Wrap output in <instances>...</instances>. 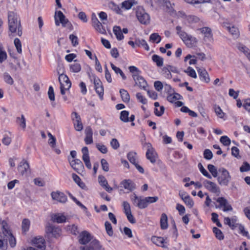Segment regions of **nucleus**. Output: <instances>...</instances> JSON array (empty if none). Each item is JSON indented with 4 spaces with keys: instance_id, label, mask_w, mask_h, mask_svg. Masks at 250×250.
<instances>
[{
    "instance_id": "obj_54",
    "label": "nucleus",
    "mask_w": 250,
    "mask_h": 250,
    "mask_svg": "<svg viewBox=\"0 0 250 250\" xmlns=\"http://www.w3.org/2000/svg\"><path fill=\"white\" fill-rule=\"evenodd\" d=\"M240 170L241 172H247L250 170V165L247 162L243 163L242 166L240 167Z\"/></svg>"
},
{
    "instance_id": "obj_59",
    "label": "nucleus",
    "mask_w": 250,
    "mask_h": 250,
    "mask_svg": "<svg viewBox=\"0 0 250 250\" xmlns=\"http://www.w3.org/2000/svg\"><path fill=\"white\" fill-rule=\"evenodd\" d=\"M48 136L49 137L48 144L51 145L52 147H54L56 144V138L50 132L48 133Z\"/></svg>"
},
{
    "instance_id": "obj_48",
    "label": "nucleus",
    "mask_w": 250,
    "mask_h": 250,
    "mask_svg": "<svg viewBox=\"0 0 250 250\" xmlns=\"http://www.w3.org/2000/svg\"><path fill=\"white\" fill-rule=\"evenodd\" d=\"M220 142L225 146L230 145L231 141L229 138L227 136H223L220 139Z\"/></svg>"
},
{
    "instance_id": "obj_32",
    "label": "nucleus",
    "mask_w": 250,
    "mask_h": 250,
    "mask_svg": "<svg viewBox=\"0 0 250 250\" xmlns=\"http://www.w3.org/2000/svg\"><path fill=\"white\" fill-rule=\"evenodd\" d=\"M152 60L155 62L157 65L159 67L162 66L163 65V59L157 55H153L152 57Z\"/></svg>"
},
{
    "instance_id": "obj_60",
    "label": "nucleus",
    "mask_w": 250,
    "mask_h": 250,
    "mask_svg": "<svg viewBox=\"0 0 250 250\" xmlns=\"http://www.w3.org/2000/svg\"><path fill=\"white\" fill-rule=\"evenodd\" d=\"M204 157L207 160H210L213 157L212 153L209 149H206L204 152Z\"/></svg>"
},
{
    "instance_id": "obj_47",
    "label": "nucleus",
    "mask_w": 250,
    "mask_h": 250,
    "mask_svg": "<svg viewBox=\"0 0 250 250\" xmlns=\"http://www.w3.org/2000/svg\"><path fill=\"white\" fill-rule=\"evenodd\" d=\"M149 40L153 42H156V43H159L161 42V38L158 34L153 33L150 36Z\"/></svg>"
},
{
    "instance_id": "obj_33",
    "label": "nucleus",
    "mask_w": 250,
    "mask_h": 250,
    "mask_svg": "<svg viewBox=\"0 0 250 250\" xmlns=\"http://www.w3.org/2000/svg\"><path fill=\"white\" fill-rule=\"evenodd\" d=\"M136 206L141 209L146 208L148 206V205L146 198L143 199L142 197H140L139 200L138 201V203L136 204Z\"/></svg>"
},
{
    "instance_id": "obj_27",
    "label": "nucleus",
    "mask_w": 250,
    "mask_h": 250,
    "mask_svg": "<svg viewBox=\"0 0 250 250\" xmlns=\"http://www.w3.org/2000/svg\"><path fill=\"white\" fill-rule=\"evenodd\" d=\"M120 93L123 101L125 103H128L130 100V96L128 92L125 89H121Z\"/></svg>"
},
{
    "instance_id": "obj_40",
    "label": "nucleus",
    "mask_w": 250,
    "mask_h": 250,
    "mask_svg": "<svg viewBox=\"0 0 250 250\" xmlns=\"http://www.w3.org/2000/svg\"><path fill=\"white\" fill-rule=\"evenodd\" d=\"M3 78L4 82L10 85H12L14 83V80L11 76L8 73H4L3 75Z\"/></svg>"
},
{
    "instance_id": "obj_55",
    "label": "nucleus",
    "mask_w": 250,
    "mask_h": 250,
    "mask_svg": "<svg viewBox=\"0 0 250 250\" xmlns=\"http://www.w3.org/2000/svg\"><path fill=\"white\" fill-rule=\"evenodd\" d=\"M123 206L125 214L131 212L130 205L127 201L123 202Z\"/></svg>"
},
{
    "instance_id": "obj_12",
    "label": "nucleus",
    "mask_w": 250,
    "mask_h": 250,
    "mask_svg": "<svg viewBox=\"0 0 250 250\" xmlns=\"http://www.w3.org/2000/svg\"><path fill=\"white\" fill-rule=\"evenodd\" d=\"M94 84L96 92L99 95L100 98L101 99H103L104 95V87L102 83L99 78L94 77Z\"/></svg>"
},
{
    "instance_id": "obj_7",
    "label": "nucleus",
    "mask_w": 250,
    "mask_h": 250,
    "mask_svg": "<svg viewBox=\"0 0 250 250\" xmlns=\"http://www.w3.org/2000/svg\"><path fill=\"white\" fill-rule=\"evenodd\" d=\"M146 146L147 147L146 153V158L149 160L151 163H155L157 158V154L150 143H146Z\"/></svg>"
},
{
    "instance_id": "obj_28",
    "label": "nucleus",
    "mask_w": 250,
    "mask_h": 250,
    "mask_svg": "<svg viewBox=\"0 0 250 250\" xmlns=\"http://www.w3.org/2000/svg\"><path fill=\"white\" fill-rule=\"evenodd\" d=\"M136 4L137 1L135 0H128L122 2V8H124L125 9L128 10L130 9L133 5Z\"/></svg>"
},
{
    "instance_id": "obj_9",
    "label": "nucleus",
    "mask_w": 250,
    "mask_h": 250,
    "mask_svg": "<svg viewBox=\"0 0 250 250\" xmlns=\"http://www.w3.org/2000/svg\"><path fill=\"white\" fill-rule=\"evenodd\" d=\"M69 163L73 169L78 173L83 172L84 167L82 162L79 159H73L70 160L69 159Z\"/></svg>"
},
{
    "instance_id": "obj_57",
    "label": "nucleus",
    "mask_w": 250,
    "mask_h": 250,
    "mask_svg": "<svg viewBox=\"0 0 250 250\" xmlns=\"http://www.w3.org/2000/svg\"><path fill=\"white\" fill-rule=\"evenodd\" d=\"M74 125L75 129L78 131H81L83 129V125L81 122V120L74 122Z\"/></svg>"
},
{
    "instance_id": "obj_43",
    "label": "nucleus",
    "mask_w": 250,
    "mask_h": 250,
    "mask_svg": "<svg viewBox=\"0 0 250 250\" xmlns=\"http://www.w3.org/2000/svg\"><path fill=\"white\" fill-rule=\"evenodd\" d=\"M129 112L126 110L122 111L120 114V120L125 123L129 121Z\"/></svg>"
},
{
    "instance_id": "obj_15",
    "label": "nucleus",
    "mask_w": 250,
    "mask_h": 250,
    "mask_svg": "<svg viewBox=\"0 0 250 250\" xmlns=\"http://www.w3.org/2000/svg\"><path fill=\"white\" fill-rule=\"evenodd\" d=\"M46 231L48 234H52L55 237L59 236L61 229L58 227H55L52 224H48L46 227Z\"/></svg>"
},
{
    "instance_id": "obj_45",
    "label": "nucleus",
    "mask_w": 250,
    "mask_h": 250,
    "mask_svg": "<svg viewBox=\"0 0 250 250\" xmlns=\"http://www.w3.org/2000/svg\"><path fill=\"white\" fill-rule=\"evenodd\" d=\"M208 168L214 177H216L217 176V170L214 166L209 164L208 166Z\"/></svg>"
},
{
    "instance_id": "obj_42",
    "label": "nucleus",
    "mask_w": 250,
    "mask_h": 250,
    "mask_svg": "<svg viewBox=\"0 0 250 250\" xmlns=\"http://www.w3.org/2000/svg\"><path fill=\"white\" fill-rule=\"evenodd\" d=\"M183 201L189 208H192L194 205V202L189 195L185 196Z\"/></svg>"
},
{
    "instance_id": "obj_5",
    "label": "nucleus",
    "mask_w": 250,
    "mask_h": 250,
    "mask_svg": "<svg viewBox=\"0 0 250 250\" xmlns=\"http://www.w3.org/2000/svg\"><path fill=\"white\" fill-rule=\"evenodd\" d=\"M3 234L9 239V242L11 247L12 248L14 247L16 244V239L12 235L7 224L5 222H3Z\"/></svg>"
},
{
    "instance_id": "obj_8",
    "label": "nucleus",
    "mask_w": 250,
    "mask_h": 250,
    "mask_svg": "<svg viewBox=\"0 0 250 250\" xmlns=\"http://www.w3.org/2000/svg\"><path fill=\"white\" fill-rule=\"evenodd\" d=\"M203 185L207 189L212 193H217L218 195L220 193L219 188L213 182L205 180L203 182Z\"/></svg>"
},
{
    "instance_id": "obj_34",
    "label": "nucleus",
    "mask_w": 250,
    "mask_h": 250,
    "mask_svg": "<svg viewBox=\"0 0 250 250\" xmlns=\"http://www.w3.org/2000/svg\"><path fill=\"white\" fill-rule=\"evenodd\" d=\"M135 44L138 46H142L147 51L149 50V46L145 40L136 39L135 40Z\"/></svg>"
},
{
    "instance_id": "obj_35",
    "label": "nucleus",
    "mask_w": 250,
    "mask_h": 250,
    "mask_svg": "<svg viewBox=\"0 0 250 250\" xmlns=\"http://www.w3.org/2000/svg\"><path fill=\"white\" fill-rule=\"evenodd\" d=\"M228 31L235 38H238L239 36V32L238 29L234 26H230Z\"/></svg>"
},
{
    "instance_id": "obj_19",
    "label": "nucleus",
    "mask_w": 250,
    "mask_h": 250,
    "mask_svg": "<svg viewBox=\"0 0 250 250\" xmlns=\"http://www.w3.org/2000/svg\"><path fill=\"white\" fill-rule=\"evenodd\" d=\"M98 181L99 183H100V185L104 188V189L108 192H111L113 188L110 187L109 185L108 184L107 181L106 180L105 178L102 175H100L98 177Z\"/></svg>"
},
{
    "instance_id": "obj_46",
    "label": "nucleus",
    "mask_w": 250,
    "mask_h": 250,
    "mask_svg": "<svg viewBox=\"0 0 250 250\" xmlns=\"http://www.w3.org/2000/svg\"><path fill=\"white\" fill-rule=\"evenodd\" d=\"M198 167L201 171V172L206 177L211 179V176L208 173V172L204 168L203 166L201 163H199L198 165Z\"/></svg>"
},
{
    "instance_id": "obj_62",
    "label": "nucleus",
    "mask_w": 250,
    "mask_h": 250,
    "mask_svg": "<svg viewBox=\"0 0 250 250\" xmlns=\"http://www.w3.org/2000/svg\"><path fill=\"white\" fill-rule=\"evenodd\" d=\"M137 100L142 104H146V99L142 95L141 93H137L136 94Z\"/></svg>"
},
{
    "instance_id": "obj_56",
    "label": "nucleus",
    "mask_w": 250,
    "mask_h": 250,
    "mask_svg": "<svg viewBox=\"0 0 250 250\" xmlns=\"http://www.w3.org/2000/svg\"><path fill=\"white\" fill-rule=\"evenodd\" d=\"M102 167L103 170L107 172L109 170V164L107 161L104 159H102L101 161Z\"/></svg>"
},
{
    "instance_id": "obj_24",
    "label": "nucleus",
    "mask_w": 250,
    "mask_h": 250,
    "mask_svg": "<svg viewBox=\"0 0 250 250\" xmlns=\"http://www.w3.org/2000/svg\"><path fill=\"white\" fill-rule=\"evenodd\" d=\"M16 122L18 125L23 130H24L25 129L26 125V119L24 116V115L21 114V117H18L16 118Z\"/></svg>"
},
{
    "instance_id": "obj_21",
    "label": "nucleus",
    "mask_w": 250,
    "mask_h": 250,
    "mask_svg": "<svg viewBox=\"0 0 250 250\" xmlns=\"http://www.w3.org/2000/svg\"><path fill=\"white\" fill-rule=\"evenodd\" d=\"M121 186L125 189L132 191L136 188L135 184L130 180H124L121 183Z\"/></svg>"
},
{
    "instance_id": "obj_10",
    "label": "nucleus",
    "mask_w": 250,
    "mask_h": 250,
    "mask_svg": "<svg viewBox=\"0 0 250 250\" xmlns=\"http://www.w3.org/2000/svg\"><path fill=\"white\" fill-rule=\"evenodd\" d=\"M133 79L135 83V85L138 86L140 88L146 89L147 86V83L145 80L138 74H134L132 75Z\"/></svg>"
},
{
    "instance_id": "obj_20",
    "label": "nucleus",
    "mask_w": 250,
    "mask_h": 250,
    "mask_svg": "<svg viewBox=\"0 0 250 250\" xmlns=\"http://www.w3.org/2000/svg\"><path fill=\"white\" fill-rule=\"evenodd\" d=\"M197 69L200 80L206 83H209L210 78L207 71L205 69L200 68H197Z\"/></svg>"
},
{
    "instance_id": "obj_29",
    "label": "nucleus",
    "mask_w": 250,
    "mask_h": 250,
    "mask_svg": "<svg viewBox=\"0 0 250 250\" xmlns=\"http://www.w3.org/2000/svg\"><path fill=\"white\" fill-rule=\"evenodd\" d=\"M151 240L153 243L157 246L163 247H164V243L165 240L163 237L153 236L151 238Z\"/></svg>"
},
{
    "instance_id": "obj_44",
    "label": "nucleus",
    "mask_w": 250,
    "mask_h": 250,
    "mask_svg": "<svg viewBox=\"0 0 250 250\" xmlns=\"http://www.w3.org/2000/svg\"><path fill=\"white\" fill-rule=\"evenodd\" d=\"M213 231L215 234V236L217 239L220 240L224 239V235L220 229L216 227H214L213 228Z\"/></svg>"
},
{
    "instance_id": "obj_4",
    "label": "nucleus",
    "mask_w": 250,
    "mask_h": 250,
    "mask_svg": "<svg viewBox=\"0 0 250 250\" xmlns=\"http://www.w3.org/2000/svg\"><path fill=\"white\" fill-rule=\"evenodd\" d=\"M136 17L142 24H147L149 23V15L142 7H138L137 8L136 10Z\"/></svg>"
},
{
    "instance_id": "obj_50",
    "label": "nucleus",
    "mask_w": 250,
    "mask_h": 250,
    "mask_svg": "<svg viewBox=\"0 0 250 250\" xmlns=\"http://www.w3.org/2000/svg\"><path fill=\"white\" fill-rule=\"evenodd\" d=\"M104 226L107 234L109 236H112L113 234V231L112 230L111 224L109 222L106 221L105 222Z\"/></svg>"
},
{
    "instance_id": "obj_31",
    "label": "nucleus",
    "mask_w": 250,
    "mask_h": 250,
    "mask_svg": "<svg viewBox=\"0 0 250 250\" xmlns=\"http://www.w3.org/2000/svg\"><path fill=\"white\" fill-rule=\"evenodd\" d=\"M161 228L163 229L167 228V217L165 213H163L160 220Z\"/></svg>"
},
{
    "instance_id": "obj_58",
    "label": "nucleus",
    "mask_w": 250,
    "mask_h": 250,
    "mask_svg": "<svg viewBox=\"0 0 250 250\" xmlns=\"http://www.w3.org/2000/svg\"><path fill=\"white\" fill-rule=\"evenodd\" d=\"M109 7L118 14L121 13L120 7L114 2H111L109 3Z\"/></svg>"
},
{
    "instance_id": "obj_16",
    "label": "nucleus",
    "mask_w": 250,
    "mask_h": 250,
    "mask_svg": "<svg viewBox=\"0 0 250 250\" xmlns=\"http://www.w3.org/2000/svg\"><path fill=\"white\" fill-rule=\"evenodd\" d=\"M18 170L22 175L30 171V166L27 161L23 160L18 166Z\"/></svg>"
},
{
    "instance_id": "obj_2",
    "label": "nucleus",
    "mask_w": 250,
    "mask_h": 250,
    "mask_svg": "<svg viewBox=\"0 0 250 250\" xmlns=\"http://www.w3.org/2000/svg\"><path fill=\"white\" fill-rule=\"evenodd\" d=\"M176 30L177 34L188 47L193 48L196 46L197 40L195 37L188 34L183 30L182 27L180 26H177L176 27Z\"/></svg>"
},
{
    "instance_id": "obj_38",
    "label": "nucleus",
    "mask_w": 250,
    "mask_h": 250,
    "mask_svg": "<svg viewBox=\"0 0 250 250\" xmlns=\"http://www.w3.org/2000/svg\"><path fill=\"white\" fill-rule=\"evenodd\" d=\"M90 246L92 250H99L102 248V246L97 240H92L90 243Z\"/></svg>"
},
{
    "instance_id": "obj_13",
    "label": "nucleus",
    "mask_w": 250,
    "mask_h": 250,
    "mask_svg": "<svg viewBox=\"0 0 250 250\" xmlns=\"http://www.w3.org/2000/svg\"><path fill=\"white\" fill-rule=\"evenodd\" d=\"M91 20L92 25L94 28L99 33L102 34L104 33L105 32V30L103 28L102 23L98 21L94 13L92 15Z\"/></svg>"
},
{
    "instance_id": "obj_1",
    "label": "nucleus",
    "mask_w": 250,
    "mask_h": 250,
    "mask_svg": "<svg viewBox=\"0 0 250 250\" xmlns=\"http://www.w3.org/2000/svg\"><path fill=\"white\" fill-rule=\"evenodd\" d=\"M9 36L13 37L16 35L21 37L22 35V27L17 14L14 12L8 13Z\"/></svg>"
},
{
    "instance_id": "obj_49",
    "label": "nucleus",
    "mask_w": 250,
    "mask_h": 250,
    "mask_svg": "<svg viewBox=\"0 0 250 250\" xmlns=\"http://www.w3.org/2000/svg\"><path fill=\"white\" fill-rule=\"evenodd\" d=\"M214 111L216 114L217 116L220 118L223 119L225 116V113L223 112L222 110L221 109L220 107L219 106H215L214 107Z\"/></svg>"
},
{
    "instance_id": "obj_17",
    "label": "nucleus",
    "mask_w": 250,
    "mask_h": 250,
    "mask_svg": "<svg viewBox=\"0 0 250 250\" xmlns=\"http://www.w3.org/2000/svg\"><path fill=\"white\" fill-rule=\"evenodd\" d=\"M32 243L40 250H44L45 249V241L42 237L34 238L32 240Z\"/></svg>"
},
{
    "instance_id": "obj_61",
    "label": "nucleus",
    "mask_w": 250,
    "mask_h": 250,
    "mask_svg": "<svg viewBox=\"0 0 250 250\" xmlns=\"http://www.w3.org/2000/svg\"><path fill=\"white\" fill-rule=\"evenodd\" d=\"M201 32L204 36L211 35L212 31L210 28L208 27H204L200 29Z\"/></svg>"
},
{
    "instance_id": "obj_6",
    "label": "nucleus",
    "mask_w": 250,
    "mask_h": 250,
    "mask_svg": "<svg viewBox=\"0 0 250 250\" xmlns=\"http://www.w3.org/2000/svg\"><path fill=\"white\" fill-rule=\"evenodd\" d=\"M55 24L59 26L60 23L63 26H65L66 24L68 22V20L66 19L65 16L61 11H56L54 16Z\"/></svg>"
},
{
    "instance_id": "obj_52",
    "label": "nucleus",
    "mask_w": 250,
    "mask_h": 250,
    "mask_svg": "<svg viewBox=\"0 0 250 250\" xmlns=\"http://www.w3.org/2000/svg\"><path fill=\"white\" fill-rule=\"evenodd\" d=\"M185 72L193 78H197L196 73L195 70L190 67H188L186 70H185Z\"/></svg>"
},
{
    "instance_id": "obj_39",
    "label": "nucleus",
    "mask_w": 250,
    "mask_h": 250,
    "mask_svg": "<svg viewBox=\"0 0 250 250\" xmlns=\"http://www.w3.org/2000/svg\"><path fill=\"white\" fill-rule=\"evenodd\" d=\"M180 95L178 93H170L167 97V100L170 103H173L178 100Z\"/></svg>"
},
{
    "instance_id": "obj_53",
    "label": "nucleus",
    "mask_w": 250,
    "mask_h": 250,
    "mask_svg": "<svg viewBox=\"0 0 250 250\" xmlns=\"http://www.w3.org/2000/svg\"><path fill=\"white\" fill-rule=\"evenodd\" d=\"M30 226V221L28 219H24L22 222V230L25 232L29 229Z\"/></svg>"
},
{
    "instance_id": "obj_18",
    "label": "nucleus",
    "mask_w": 250,
    "mask_h": 250,
    "mask_svg": "<svg viewBox=\"0 0 250 250\" xmlns=\"http://www.w3.org/2000/svg\"><path fill=\"white\" fill-rule=\"evenodd\" d=\"M85 137L84 142L86 145L91 144L93 143V131L92 128L90 126H87L85 129Z\"/></svg>"
},
{
    "instance_id": "obj_22",
    "label": "nucleus",
    "mask_w": 250,
    "mask_h": 250,
    "mask_svg": "<svg viewBox=\"0 0 250 250\" xmlns=\"http://www.w3.org/2000/svg\"><path fill=\"white\" fill-rule=\"evenodd\" d=\"M51 220L54 222L62 223L66 221V217L61 213L53 214L51 216Z\"/></svg>"
},
{
    "instance_id": "obj_11",
    "label": "nucleus",
    "mask_w": 250,
    "mask_h": 250,
    "mask_svg": "<svg viewBox=\"0 0 250 250\" xmlns=\"http://www.w3.org/2000/svg\"><path fill=\"white\" fill-rule=\"evenodd\" d=\"M51 196L53 200L61 203H65L67 200L66 196L63 193L59 191L52 192Z\"/></svg>"
},
{
    "instance_id": "obj_26",
    "label": "nucleus",
    "mask_w": 250,
    "mask_h": 250,
    "mask_svg": "<svg viewBox=\"0 0 250 250\" xmlns=\"http://www.w3.org/2000/svg\"><path fill=\"white\" fill-rule=\"evenodd\" d=\"M70 71L73 73H78L81 70V64L76 62L75 60L74 63L70 64L69 65Z\"/></svg>"
},
{
    "instance_id": "obj_64",
    "label": "nucleus",
    "mask_w": 250,
    "mask_h": 250,
    "mask_svg": "<svg viewBox=\"0 0 250 250\" xmlns=\"http://www.w3.org/2000/svg\"><path fill=\"white\" fill-rule=\"evenodd\" d=\"M110 145L114 149H117L120 146L119 143L116 139H112L111 140Z\"/></svg>"
},
{
    "instance_id": "obj_14",
    "label": "nucleus",
    "mask_w": 250,
    "mask_h": 250,
    "mask_svg": "<svg viewBox=\"0 0 250 250\" xmlns=\"http://www.w3.org/2000/svg\"><path fill=\"white\" fill-rule=\"evenodd\" d=\"M91 239L90 234L87 231H82L79 236V242L81 244L85 245Z\"/></svg>"
},
{
    "instance_id": "obj_37",
    "label": "nucleus",
    "mask_w": 250,
    "mask_h": 250,
    "mask_svg": "<svg viewBox=\"0 0 250 250\" xmlns=\"http://www.w3.org/2000/svg\"><path fill=\"white\" fill-rule=\"evenodd\" d=\"M136 153L133 151L130 152L127 154V159L133 165L136 163Z\"/></svg>"
},
{
    "instance_id": "obj_36",
    "label": "nucleus",
    "mask_w": 250,
    "mask_h": 250,
    "mask_svg": "<svg viewBox=\"0 0 250 250\" xmlns=\"http://www.w3.org/2000/svg\"><path fill=\"white\" fill-rule=\"evenodd\" d=\"M238 49L241 52H242L246 56L250 52V49L246 46L241 43H239L237 46Z\"/></svg>"
},
{
    "instance_id": "obj_51",
    "label": "nucleus",
    "mask_w": 250,
    "mask_h": 250,
    "mask_svg": "<svg viewBox=\"0 0 250 250\" xmlns=\"http://www.w3.org/2000/svg\"><path fill=\"white\" fill-rule=\"evenodd\" d=\"M162 75L167 79H170L172 78V75L169 70L166 66L164 67L162 70Z\"/></svg>"
},
{
    "instance_id": "obj_63",
    "label": "nucleus",
    "mask_w": 250,
    "mask_h": 250,
    "mask_svg": "<svg viewBox=\"0 0 250 250\" xmlns=\"http://www.w3.org/2000/svg\"><path fill=\"white\" fill-rule=\"evenodd\" d=\"M212 34L208 35V36H204L203 40L205 43H206L207 45H209L210 43L212 42H213V37Z\"/></svg>"
},
{
    "instance_id": "obj_25",
    "label": "nucleus",
    "mask_w": 250,
    "mask_h": 250,
    "mask_svg": "<svg viewBox=\"0 0 250 250\" xmlns=\"http://www.w3.org/2000/svg\"><path fill=\"white\" fill-rule=\"evenodd\" d=\"M162 5L167 12L170 14L173 13L174 9L168 0H163Z\"/></svg>"
},
{
    "instance_id": "obj_23",
    "label": "nucleus",
    "mask_w": 250,
    "mask_h": 250,
    "mask_svg": "<svg viewBox=\"0 0 250 250\" xmlns=\"http://www.w3.org/2000/svg\"><path fill=\"white\" fill-rule=\"evenodd\" d=\"M58 79L61 85L60 86H63L65 87V85L67 84H68L69 88L71 87V83L67 75H60V76H59Z\"/></svg>"
},
{
    "instance_id": "obj_30",
    "label": "nucleus",
    "mask_w": 250,
    "mask_h": 250,
    "mask_svg": "<svg viewBox=\"0 0 250 250\" xmlns=\"http://www.w3.org/2000/svg\"><path fill=\"white\" fill-rule=\"evenodd\" d=\"M113 32L118 40H122L123 39L124 37L122 33L121 29L119 26H115L113 27Z\"/></svg>"
},
{
    "instance_id": "obj_41",
    "label": "nucleus",
    "mask_w": 250,
    "mask_h": 250,
    "mask_svg": "<svg viewBox=\"0 0 250 250\" xmlns=\"http://www.w3.org/2000/svg\"><path fill=\"white\" fill-rule=\"evenodd\" d=\"M14 45L16 47L17 51L19 54H21L22 48H21V42L19 39L16 38L14 41Z\"/></svg>"
},
{
    "instance_id": "obj_3",
    "label": "nucleus",
    "mask_w": 250,
    "mask_h": 250,
    "mask_svg": "<svg viewBox=\"0 0 250 250\" xmlns=\"http://www.w3.org/2000/svg\"><path fill=\"white\" fill-rule=\"evenodd\" d=\"M219 171L221 172V174L217 178L218 183L221 186H228L231 179L229 173L224 168L220 169Z\"/></svg>"
}]
</instances>
